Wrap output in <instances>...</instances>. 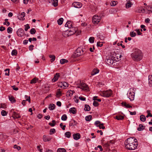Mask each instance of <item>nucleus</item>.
Segmentation results:
<instances>
[{
    "mask_svg": "<svg viewBox=\"0 0 152 152\" xmlns=\"http://www.w3.org/2000/svg\"><path fill=\"white\" fill-rule=\"evenodd\" d=\"M124 144L126 148L130 150H135L138 145L137 140L134 137L128 138L125 142Z\"/></svg>",
    "mask_w": 152,
    "mask_h": 152,
    "instance_id": "obj_1",
    "label": "nucleus"
},
{
    "mask_svg": "<svg viewBox=\"0 0 152 152\" xmlns=\"http://www.w3.org/2000/svg\"><path fill=\"white\" fill-rule=\"evenodd\" d=\"M131 57L134 61H139L142 58V53L141 51L138 49H135L134 52L131 54Z\"/></svg>",
    "mask_w": 152,
    "mask_h": 152,
    "instance_id": "obj_2",
    "label": "nucleus"
},
{
    "mask_svg": "<svg viewBox=\"0 0 152 152\" xmlns=\"http://www.w3.org/2000/svg\"><path fill=\"white\" fill-rule=\"evenodd\" d=\"M84 51L82 48H78L73 54L72 57L75 58L82 55L84 54Z\"/></svg>",
    "mask_w": 152,
    "mask_h": 152,
    "instance_id": "obj_3",
    "label": "nucleus"
},
{
    "mask_svg": "<svg viewBox=\"0 0 152 152\" xmlns=\"http://www.w3.org/2000/svg\"><path fill=\"white\" fill-rule=\"evenodd\" d=\"M77 87L80 88L84 91H88L89 90V87L87 85L83 82L80 81V83L77 85Z\"/></svg>",
    "mask_w": 152,
    "mask_h": 152,
    "instance_id": "obj_4",
    "label": "nucleus"
},
{
    "mask_svg": "<svg viewBox=\"0 0 152 152\" xmlns=\"http://www.w3.org/2000/svg\"><path fill=\"white\" fill-rule=\"evenodd\" d=\"M134 88H132L129 89L128 94V98L131 101H132L134 99L135 96Z\"/></svg>",
    "mask_w": 152,
    "mask_h": 152,
    "instance_id": "obj_5",
    "label": "nucleus"
},
{
    "mask_svg": "<svg viewBox=\"0 0 152 152\" xmlns=\"http://www.w3.org/2000/svg\"><path fill=\"white\" fill-rule=\"evenodd\" d=\"M112 94V92L111 90L101 92L100 95L103 97H109Z\"/></svg>",
    "mask_w": 152,
    "mask_h": 152,
    "instance_id": "obj_6",
    "label": "nucleus"
},
{
    "mask_svg": "<svg viewBox=\"0 0 152 152\" xmlns=\"http://www.w3.org/2000/svg\"><path fill=\"white\" fill-rule=\"evenodd\" d=\"M101 17L100 16L95 15L92 18V22L95 24H97L100 21Z\"/></svg>",
    "mask_w": 152,
    "mask_h": 152,
    "instance_id": "obj_7",
    "label": "nucleus"
},
{
    "mask_svg": "<svg viewBox=\"0 0 152 152\" xmlns=\"http://www.w3.org/2000/svg\"><path fill=\"white\" fill-rule=\"evenodd\" d=\"M58 86L61 88L63 87V88H65L68 86V84L65 82H59L58 84Z\"/></svg>",
    "mask_w": 152,
    "mask_h": 152,
    "instance_id": "obj_8",
    "label": "nucleus"
},
{
    "mask_svg": "<svg viewBox=\"0 0 152 152\" xmlns=\"http://www.w3.org/2000/svg\"><path fill=\"white\" fill-rule=\"evenodd\" d=\"M72 6L75 8H79L81 7L82 4L80 2H75L72 3Z\"/></svg>",
    "mask_w": 152,
    "mask_h": 152,
    "instance_id": "obj_9",
    "label": "nucleus"
},
{
    "mask_svg": "<svg viewBox=\"0 0 152 152\" xmlns=\"http://www.w3.org/2000/svg\"><path fill=\"white\" fill-rule=\"evenodd\" d=\"M24 31L23 29L20 28L17 31V34L18 36L22 37L23 35Z\"/></svg>",
    "mask_w": 152,
    "mask_h": 152,
    "instance_id": "obj_10",
    "label": "nucleus"
},
{
    "mask_svg": "<svg viewBox=\"0 0 152 152\" xmlns=\"http://www.w3.org/2000/svg\"><path fill=\"white\" fill-rule=\"evenodd\" d=\"M25 13L24 12H22L20 14L17 16V17L19 20H23L25 19L24 17L25 16Z\"/></svg>",
    "mask_w": 152,
    "mask_h": 152,
    "instance_id": "obj_11",
    "label": "nucleus"
},
{
    "mask_svg": "<svg viewBox=\"0 0 152 152\" xmlns=\"http://www.w3.org/2000/svg\"><path fill=\"white\" fill-rule=\"evenodd\" d=\"M114 61L113 59H111V58H107L106 62L108 65H111L113 64Z\"/></svg>",
    "mask_w": 152,
    "mask_h": 152,
    "instance_id": "obj_12",
    "label": "nucleus"
},
{
    "mask_svg": "<svg viewBox=\"0 0 152 152\" xmlns=\"http://www.w3.org/2000/svg\"><path fill=\"white\" fill-rule=\"evenodd\" d=\"M49 3H51L52 4L54 7H56L58 5V0H48Z\"/></svg>",
    "mask_w": 152,
    "mask_h": 152,
    "instance_id": "obj_13",
    "label": "nucleus"
},
{
    "mask_svg": "<svg viewBox=\"0 0 152 152\" xmlns=\"http://www.w3.org/2000/svg\"><path fill=\"white\" fill-rule=\"evenodd\" d=\"M137 11L138 12L140 13H146L148 12L147 11L142 7H140L139 8Z\"/></svg>",
    "mask_w": 152,
    "mask_h": 152,
    "instance_id": "obj_14",
    "label": "nucleus"
},
{
    "mask_svg": "<svg viewBox=\"0 0 152 152\" xmlns=\"http://www.w3.org/2000/svg\"><path fill=\"white\" fill-rule=\"evenodd\" d=\"M75 91L73 90L72 91L71 90H69L66 92V95L67 96H68L69 97H71L72 96L73 93H75Z\"/></svg>",
    "mask_w": 152,
    "mask_h": 152,
    "instance_id": "obj_15",
    "label": "nucleus"
},
{
    "mask_svg": "<svg viewBox=\"0 0 152 152\" xmlns=\"http://www.w3.org/2000/svg\"><path fill=\"white\" fill-rule=\"evenodd\" d=\"M68 31L69 34V36H71L74 34L76 32V30H75L73 28H72L69 29Z\"/></svg>",
    "mask_w": 152,
    "mask_h": 152,
    "instance_id": "obj_16",
    "label": "nucleus"
},
{
    "mask_svg": "<svg viewBox=\"0 0 152 152\" xmlns=\"http://www.w3.org/2000/svg\"><path fill=\"white\" fill-rule=\"evenodd\" d=\"M59 77V73H57L54 76L53 78L52 79L53 82H56L58 80V77Z\"/></svg>",
    "mask_w": 152,
    "mask_h": 152,
    "instance_id": "obj_17",
    "label": "nucleus"
},
{
    "mask_svg": "<svg viewBox=\"0 0 152 152\" xmlns=\"http://www.w3.org/2000/svg\"><path fill=\"white\" fill-rule=\"evenodd\" d=\"M50 137H48L46 135H44L43 136V140L44 142L48 141L51 140Z\"/></svg>",
    "mask_w": 152,
    "mask_h": 152,
    "instance_id": "obj_18",
    "label": "nucleus"
},
{
    "mask_svg": "<svg viewBox=\"0 0 152 152\" xmlns=\"http://www.w3.org/2000/svg\"><path fill=\"white\" fill-rule=\"evenodd\" d=\"M65 26L69 28V29L72 28V26L71 22L70 21H67L65 24Z\"/></svg>",
    "mask_w": 152,
    "mask_h": 152,
    "instance_id": "obj_19",
    "label": "nucleus"
},
{
    "mask_svg": "<svg viewBox=\"0 0 152 152\" xmlns=\"http://www.w3.org/2000/svg\"><path fill=\"white\" fill-rule=\"evenodd\" d=\"M68 29L62 33V35L64 37H67L69 36Z\"/></svg>",
    "mask_w": 152,
    "mask_h": 152,
    "instance_id": "obj_20",
    "label": "nucleus"
},
{
    "mask_svg": "<svg viewBox=\"0 0 152 152\" xmlns=\"http://www.w3.org/2000/svg\"><path fill=\"white\" fill-rule=\"evenodd\" d=\"M73 138L75 140H77L80 138V134L79 133L74 134L73 135Z\"/></svg>",
    "mask_w": 152,
    "mask_h": 152,
    "instance_id": "obj_21",
    "label": "nucleus"
},
{
    "mask_svg": "<svg viewBox=\"0 0 152 152\" xmlns=\"http://www.w3.org/2000/svg\"><path fill=\"white\" fill-rule=\"evenodd\" d=\"M60 90L61 89H59L57 90L56 96L57 97H60L62 95V93L61 91H60Z\"/></svg>",
    "mask_w": 152,
    "mask_h": 152,
    "instance_id": "obj_22",
    "label": "nucleus"
},
{
    "mask_svg": "<svg viewBox=\"0 0 152 152\" xmlns=\"http://www.w3.org/2000/svg\"><path fill=\"white\" fill-rule=\"evenodd\" d=\"M99 71V70L97 69H93L91 73V75H94L97 73H98Z\"/></svg>",
    "mask_w": 152,
    "mask_h": 152,
    "instance_id": "obj_23",
    "label": "nucleus"
},
{
    "mask_svg": "<svg viewBox=\"0 0 152 152\" xmlns=\"http://www.w3.org/2000/svg\"><path fill=\"white\" fill-rule=\"evenodd\" d=\"M148 80L149 86L150 87L152 86V75L149 76Z\"/></svg>",
    "mask_w": 152,
    "mask_h": 152,
    "instance_id": "obj_24",
    "label": "nucleus"
},
{
    "mask_svg": "<svg viewBox=\"0 0 152 152\" xmlns=\"http://www.w3.org/2000/svg\"><path fill=\"white\" fill-rule=\"evenodd\" d=\"M113 59L114 61H118L120 59H119V58H118V56H117L116 54H113Z\"/></svg>",
    "mask_w": 152,
    "mask_h": 152,
    "instance_id": "obj_25",
    "label": "nucleus"
},
{
    "mask_svg": "<svg viewBox=\"0 0 152 152\" xmlns=\"http://www.w3.org/2000/svg\"><path fill=\"white\" fill-rule=\"evenodd\" d=\"M55 105L54 104H50L49 105V109L50 110H54L55 108Z\"/></svg>",
    "mask_w": 152,
    "mask_h": 152,
    "instance_id": "obj_26",
    "label": "nucleus"
},
{
    "mask_svg": "<svg viewBox=\"0 0 152 152\" xmlns=\"http://www.w3.org/2000/svg\"><path fill=\"white\" fill-rule=\"evenodd\" d=\"M145 129V126H143L142 124H140L139 126V127L137 128L138 131H140L143 130Z\"/></svg>",
    "mask_w": 152,
    "mask_h": 152,
    "instance_id": "obj_27",
    "label": "nucleus"
},
{
    "mask_svg": "<svg viewBox=\"0 0 152 152\" xmlns=\"http://www.w3.org/2000/svg\"><path fill=\"white\" fill-rule=\"evenodd\" d=\"M38 80V79L36 77L34 78L31 80L30 82L31 84L35 83Z\"/></svg>",
    "mask_w": 152,
    "mask_h": 152,
    "instance_id": "obj_28",
    "label": "nucleus"
},
{
    "mask_svg": "<svg viewBox=\"0 0 152 152\" xmlns=\"http://www.w3.org/2000/svg\"><path fill=\"white\" fill-rule=\"evenodd\" d=\"M77 123L74 120H72L70 122L69 126H72L76 125Z\"/></svg>",
    "mask_w": 152,
    "mask_h": 152,
    "instance_id": "obj_29",
    "label": "nucleus"
},
{
    "mask_svg": "<svg viewBox=\"0 0 152 152\" xmlns=\"http://www.w3.org/2000/svg\"><path fill=\"white\" fill-rule=\"evenodd\" d=\"M69 111L71 113H72L73 114H75L76 113V110L74 107L70 108L69 109Z\"/></svg>",
    "mask_w": 152,
    "mask_h": 152,
    "instance_id": "obj_30",
    "label": "nucleus"
},
{
    "mask_svg": "<svg viewBox=\"0 0 152 152\" xmlns=\"http://www.w3.org/2000/svg\"><path fill=\"white\" fill-rule=\"evenodd\" d=\"M49 58H51L50 61L51 62H53L55 61V56L54 55H49Z\"/></svg>",
    "mask_w": 152,
    "mask_h": 152,
    "instance_id": "obj_31",
    "label": "nucleus"
},
{
    "mask_svg": "<svg viewBox=\"0 0 152 152\" xmlns=\"http://www.w3.org/2000/svg\"><path fill=\"white\" fill-rule=\"evenodd\" d=\"M124 118V117L122 115H117L115 117V118L118 120H122Z\"/></svg>",
    "mask_w": 152,
    "mask_h": 152,
    "instance_id": "obj_32",
    "label": "nucleus"
},
{
    "mask_svg": "<svg viewBox=\"0 0 152 152\" xmlns=\"http://www.w3.org/2000/svg\"><path fill=\"white\" fill-rule=\"evenodd\" d=\"M122 104L123 106H125L127 108L132 107L131 106L129 105L128 104H127L125 102H122Z\"/></svg>",
    "mask_w": 152,
    "mask_h": 152,
    "instance_id": "obj_33",
    "label": "nucleus"
},
{
    "mask_svg": "<svg viewBox=\"0 0 152 152\" xmlns=\"http://www.w3.org/2000/svg\"><path fill=\"white\" fill-rule=\"evenodd\" d=\"M140 120L143 122H144L146 120V118L145 116L143 115H141L140 116Z\"/></svg>",
    "mask_w": 152,
    "mask_h": 152,
    "instance_id": "obj_34",
    "label": "nucleus"
},
{
    "mask_svg": "<svg viewBox=\"0 0 152 152\" xmlns=\"http://www.w3.org/2000/svg\"><path fill=\"white\" fill-rule=\"evenodd\" d=\"M9 99L12 103H14L16 102L13 96H9Z\"/></svg>",
    "mask_w": 152,
    "mask_h": 152,
    "instance_id": "obj_35",
    "label": "nucleus"
},
{
    "mask_svg": "<svg viewBox=\"0 0 152 152\" xmlns=\"http://www.w3.org/2000/svg\"><path fill=\"white\" fill-rule=\"evenodd\" d=\"M64 19L62 18H60L57 21L58 24L60 25L63 23Z\"/></svg>",
    "mask_w": 152,
    "mask_h": 152,
    "instance_id": "obj_36",
    "label": "nucleus"
},
{
    "mask_svg": "<svg viewBox=\"0 0 152 152\" xmlns=\"http://www.w3.org/2000/svg\"><path fill=\"white\" fill-rule=\"evenodd\" d=\"M13 117L15 119L18 118H20V116L18 114L16 113L15 112L13 116Z\"/></svg>",
    "mask_w": 152,
    "mask_h": 152,
    "instance_id": "obj_37",
    "label": "nucleus"
},
{
    "mask_svg": "<svg viewBox=\"0 0 152 152\" xmlns=\"http://www.w3.org/2000/svg\"><path fill=\"white\" fill-rule=\"evenodd\" d=\"M92 119V117L91 115L87 116L85 117V119L87 121H90Z\"/></svg>",
    "mask_w": 152,
    "mask_h": 152,
    "instance_id": "obj_38",
    "label": "nucleus"
},
{
    "mask_svg": "<svg viewBox=\"0 0 152 152\" xmlns=\"http://www.w3.org/2000/svg\"><path fill=\"white\" fill-rule=\"evenodd\" d=\"M90 110V107L87 104L85 105L84 110L86 111H89Z\"/></svg>",
    "mask_w": 152,
    "mask_h": 152,
    "instance_id": "obj_39",
    "label": "nucleus"
},
{
    "mask_svg": "<svg viewBox=\"0 0 152 152\" xmlns=\"http://www.w3.org/2000/svg\"><path fill=\"white\" fill-rule=\"evenodd\" d=\"M68 61L66 59H62L60 60V63L61 64H64L65 63H67Z\"/></svg>",
    "mask_w": 152,
    "mask_h": 152,
    "instance_id": "obj_40",
    "label": "nucleus"
},
{
    "mask_svg": "<svg viewBox=\"0 0 152 152\" xmlns=\"http://www.w3.org/2000/svg\"><path fill=\"white\" fill-rule=\"evenodd\" d=\"M57 152H66V151L64 148H59L58 149Z\"/></svg>",
    "mask_w": 152,
    "mask_h": 152,
    "instance_id": "obj_41",
    "label": "nucleus"
},
{
    "mask_svg": "<svg viewBox=\"0 0 152 152\" xmlns=\"http://www.w3.org/2000/svg\"><path fill=\"white\" fill-rule=\"evenodd\" d=\"M67 116L66 114L63 115L61 117V119L62 121H66L67 119Z\"/></svg>",
    "mask_w": 152,
    "mask_h": 152,
    "instance_id": "obj_42",
    "label": "nucleus"
},
{
    "mask_svg": "<svg viewBox=\"0 0 152 152\" xmlns=\"http://www.w3.org/2000/svg\"><path fill=\"white\" fill-rule=\"evenodd\" d=\"M17 52L16 50H13L12 53H11V54L12 56H16L17 55Z\"/></svg>",
    "mask_w": 152,
    "mask_h": 152,
    "instance_id": "obj_43",
    "label": "nucleus"
},
{
    "mask_svg": "<svg viewBox=\"0 0 152 152\" xmlns=\"http://www.w3.org/2000/svg\"><path fill=\"white\" fill-rule=\"evenodd\" d=\"M94 38L93 37H91L89 39V41L91 43H93L94 42Z\"/></svg>",
    "mask_w": 152,
    "mask_h": 152,
    "instance_id": "obj_44",
    "label": "nucleus"
},
{
    "mask_svg": "<svg viewBox=\"0 0 152 152\" xmlns=\"http://www.w3.org/2000/svg\"><path fill=\"white\" fill-rule=\"evenodd\" d=\"M65 136L68 138H69L71 135V134L69 132H66L65 134Z\"/></svg>",
    "mask_w": 152,
    "mask_h": 152,
    "instance_id": "obj_45",
    "label": "nucleus"
},
{
    "mask_svg": "<svg viewBox=\"0 0 152 152\" xmlns=\"http://www.w3.org/2000/svg\"><path fill=\"white\" fill-rule=\"evenodd\" d=\"M118 3L117 1H113L110 3V5L111 6H115Z\"/></svg>",
    "mask_w": 152,
    "mask_h": 152,
    "instance_id": "obj_46",
    "label": "nucleus"
},
{
    "mask_svg": "<svg viewBox=\"0 0 152 152\" xmlns=\"http://www.w3.org/2000/svg\"><path fill=\"white\" fill-rule=\"evenodd\" d=\"M36 31L34 28H32L30 30V32L31 34H34L35 33Z\"/></svg>",
    "mask_w": 152,
    "mask_h": 152,
    "instance_id": "obj_47",
    "label": "nucleus"
},
{
    "mask_svg": "<svg viewBox=\"0 0 152 152\" xmlns=\"http://www.w3.org/2000/svg\"><path fill=\"white\" fill-rule=\"evenodd\" d=\"M104 124L102 123L100 124L98 126H99L100 129H105V127L103 126Z\"/></svg>",
    "mask_w": 152,
    "mask_h": 152,
    "instance_id": "obj_48",
    "label": "nucleus"
},
{
    "mask_svg": "<svg viewBox=\"0 0 152 152\" xmlns=\"http://www.w3.org/2000/svg\"><path fill=\"white\" fill-rule=\"evenodd\" d=\"M136 34L134 31H131L130 33V35L132 37H134L136 36Z\"/></svg>",
    "mask_w": 152,
    "mask_h": 152,
    "instance_id": "obj_49",
    "label": "nucleus"
},
{
    "mask_svg": "<svg viewBox=\"0 0 152 152\" xmlns=\"http://www.w3.org/2000/svg\"><path fill=\"white\" fill-rule=\"evenodd\" d=\"M147 113H148V115H146V117L147 118L149 116L152 117V115L150 113V111L148 110L147 111Z\"/></svg>",
    "mask_w": 152,
    "mask_h": 152,
    "instance_id": "obj_50",
    "label": "nucleus"
},
{
    "mask_svg": "<svg viewBox=\"0 0 152 152\" xmlns=\"http://www.w3.org/2000/svg\"><path fill=\"white\" fill-rule=\"evenodd\" d=\"M50 135L52 134H54L56 132V130L55 129H51L50 130Z\"/></svg>",
    "mask_w": 152,
    "mask_h": 152,
    "instance_id": "obj_51",
    "label": "nucleus"
},
{
    "mask_svg": "<svg viewBox=\"0 0 152 152\" xmlns=\"http://www.w3.org/2000/svg\"><path fill=\"white\" fill-rule=\"evenodd\" d=\"M98 37L101 40H104V39L105 37L104 36L102 35H98Z\"/></svg>",
    "mask_w": 152,
    "mask_h": 152,
    "instance_id": "obj_52",
    "label": "nucleus"
},
{
    "mask_svg": "<svg viewBox=\"0 0 152 152\" xmlns=\"http://www.w3.org/2000/svg\"><path fill=\"white\" fill-rule=\"evenodd\" d=\"M25 27V30L26 31H27L28 29L30 28V27L28 24H27L24 26Z\"/></svg>",
    "mask_w": 152,
    "mask_h": 152,
    "instance_id": "obj_53",
    "label": "nucleus"
},
{
    "mask_svg": "<svg viewBox=\"0 0 152 152\" xmlns=\"http://www.w3.org/2000/svg\"><path fill=\"white\" fill-rule=\"evenodd\" d=\"M7 31L8 33H11L12 32V29L11 27H9L7 29Z\"/></svg>",
    "mask_w": 152,
    "mask_h": 152,
    "instance_id": "obj_54",
    "label": "nucleus"
},
{
    "mask_svg": "<svg viewBox=\"0 0 152 152\" xmlns=\"http://www.w3.org/2000/svg\"><path fill=\"white\" fill-rule=\"evenodd\" d=\"M14 148L17 149L18 151L20 150L21 149V147L20 146H18L16 145H14Z\"/></svg>",
    "mask_w": 152,
    "mask_h": 152,
    "instance_id": "obj_55",
    "label": "nucleus"
},
{
    "mask_svg": "<svg viewBox=\"0 0 152 152\" xmlns=\"http://www.w3.org/2000/svg\"><path fill=\"white\" fill-rule=\"evenodd\" d=\"M52 123H49V124L51 126H54L55 125V120H53L52 121Z\"/></svg>",
    "mask_w": 152,
    "mask_h": 152,
    "instance_id": "obj_56",
    "label": "nucleus"
},
{
    "mask_svg": "<svg viewBox=\"0 0 152 152\" xmlns=\"http://www.w3.org/2000/svg\"><path fill=\"white\" fill-rule=\"evenodd\" d=\"M7 113L6 112V111L5 110H3L1 112V115L3 116H5L7 115Z\"/></svg>",
    "mask_w": 152,
    "mask_h": 152,
    "instance_id": "obj_57",
    "label": "nucleus"
},
{
    "mask_svg": "<svg viewBox=\"0 0 152 152\" xmlns=\"http://www.w3.org/2000/svg\"><path fill=\"white\" fill-rule=\"evenodd\" d=\"M99 103L97 102L94 101L93 103V105L95 107H97L99 105Z\"/></svg>",
    "mask_w": 152,
    "mask_h": 152,
    "instance_id": "obj_58",
    "label": "nucleus"
},
{
    "mask_svg": "<svg viewBox=\"0 0 152 152\" xmlns=\"http://www.w3.org/2000/svg\"><path fill=\"white\" fill-rule=\"evenodd\" d=\"M132 3H127L126 4V7L127 8H128L131 7V5H132Z\"/></svg>",
    "mask_w": 152,
    "mask_h": 152,
    "instance_id": "obj_59",
    "label": "nucleus"
},
{
    "mask_svg": "<svg viewBox=\"0 0 152 152\" xmlns=\"http://www.w3.org/2000/svg\"><path fill=\"white\" fill-rule=\"evenodd\" d=\"M74 99L76 103H77L78 102L79 100L77 99V97L76 96H75Z\"/></svg>",
    "mask_w": 152,
    "mask_h": 152,
    "instance_id": "obj_60",
    "label": "nucleus"
},
{
    "mask_svg": "<svg viewBox=\"0 0 152 152\" xmlns=\"http://www.w3.org/2000/svg\"><path fill=\"white\" fill-rule=\"evenodd\" d=\"M60 126L63 130H64L65 129V128L66 127V126H63V124L62 123H61L60 124Z\"/></svg>",
    "mask_w": 152,
    "mask_h": 152,
    "instance_id": "obj_61",
    "label": "nucleus"
},
{
    "mask_svg": "<svg viewBox=\"0 0 152 152\" xmlns=\"http://www.w3.org/2000/svg\"><path fill=\"white\" fill-rule=\"evenodd\" d=\"M97 46H99L100 47H101L102 46L103 44L101 42H98L97 43Z\"/></svg>",
    "mask_w": 152,
    "mask_h": 152,
    "instance_id": "obj_62",
    "label": "nucleus"
},
{
    "mask_svg": "<svg viewBox=\"0 0 152 152\" xmlns=\"http://www.w3.org/2000/svg\"><path fill=\"white\" fill-rule=\"evenodd\" d=\"M110 143H108V142L105 144H104V146L107 148H108L110 146Z\"/></svg>",
    "mask_w": 152,
    "mask_h": 152,
    "instance_id": "obj_63",
    "label": "nucleus"
},
{
    "mask_svg": "<svg viewBox=\"0 0 152 152\" xmlns=\"http://www.w3.org/2000/svg\"><path fill=\"white\" fill-rule=\"evenodd\" d=\"M147 9H148V10L149 11V12L150 11L151 12H152V6H149L148 7Z\"/></svg>",
    "mask_w": 152,
    "mask_h": 152,
    "instance_id": "obj_64",
    "label": "nucleus"
}]
</instances>
